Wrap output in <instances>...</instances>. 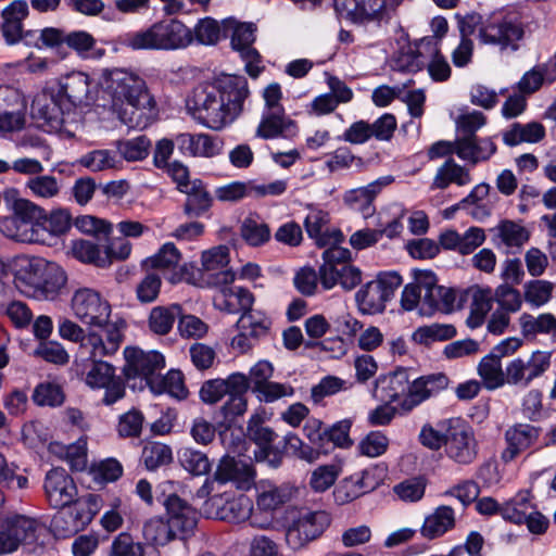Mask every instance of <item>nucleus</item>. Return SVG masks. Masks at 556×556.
<instances>
[{
  "label": "nucleus",
  "mask_w": 556,
  "mask_h": 556,
  "mask_svg": "<svg viewBox=\"0 0 556 556\" xmlns=\"http://www.w3.org/2000/svg\"><path fill=\"white\" fill-rule=\"evenodd\" d=\"M101 328V332H89L79 346L80 354L90 361H102L105 356L114 355L123 342L124 336L117 323H109Z\"/></svg>",
  "instance_id": "2eb2a0df"
},
{
  "label": "nucleus",
  "mask_w": 556,
  "mask_h": 556,
  "mask_svg": "<svg viewBox=\"0 0 556 556\" xmlns=\"http://www.w3.org/2000/svg\"><path fill=\"white\" fill-rule=\"evenodd\" d=\"M551 359V352L540 350L532 352L529 356L514 358L506 366L507 383L527 388L548 370Z\"/></svg>",
  "instance_id": "ddd939ff"
},
{
  "label": "nucleus",
  "mask_w": 556,
  "mask_h": 556,
  "mask_svg": "<svg viewBox=\"0 0 556 556\" xmlns=\"http://www.w3.org/2000/svg\"><path fill=\"white\" fill-rule=\"evenodd\" d=\"M442 429L447 432L445 455L460 466L472 464L478 456V442L472 429L460 418L442 420Z\"/></svg>",
  "instance_id": "0eeeda50"
},
{
  "label": "nucleus",
  "mask_w": 556,
  "mask_h": 556,
  "mask_svg": "<svg viewBox=\"0 0 556 556\" xmlns=\"http://www.w3.org/2000/svg\"><path fill=\"white\" fill-rule=\"evenodd\" d=\"M341 473V467L337 464L318 466L311 475L309 486L315 492H325L330 489Z\"/></svg>",
  "instance_id": "680f3d73"
},
{
  "label": "nucleus",
  "mask_w": 556,
  "mask_h": 556,
  "mask_svg": "<svg viewBox=\"0 0 556 556\" xmlns=\"http://www.w3.org/2000/svg\"><path fill=\"white\" fill-rule=\"evenodd\" d=\"M471 181L469 169L448 157L437 170L431 189H446L451 184L466 186Z\"/></svg>",
  "instance_id": "4c0bfd02"
},
{
  "label": "nucleus",
  "mask_w": 556,
  "mask_h": 556,
  "mask_svg": "<svg viewBox=\"0 0 556 556\" xmlns=\"http://www.w3.org/2000/svg\"><path fill=\"white\" fill-rule=\"evenodd\" d=\"M478 374L488 390H495L507 383L506 370L503 371L501 358L495 354L490 353L480 361Z\"/></svg>",
  "instance_id": "a18cd8bd"
},
{
  "label": "nucleus",
  "mask_w": 556,
  "mask_h": 556,
  "mask_svg": "<svg viewBox=\"0 0 556 556\" xmlns=\"http://www.w3.org/2000/svg\"><path fill=\"white\" fill-rule=\"evenodd\" d=\"M11 100L0 103V134H12L21 131L26 124V100L22 91L12 86L8 91Z\"/></svg>",
  "instance_id": "b1692460"
},
{
  "label": "nucleus",
  "mask_w": 556,
  "mask_h": 556,
  "mask_svg": "<svg viewBox=\"0 0 556 556\" xmlns=\"http://www.w3.org/2000/svg\"><path fill=\"white\" fill-rule=\"evenodd\" d=\"M410 374L406 368L380 375L372 391L374 397L383 403H392L406 394L410 388Z\"/></svg>",
  "instance_id": "cd10ccee"
},
{
  "label": "nucleus",
  "mask_w": 556,
  "mask_h": 556,
  "mask_svg": "<svg viewBox=\"0 0 556 556\" xmlns=\"http://www.w3.org/2000/svg\"><path fill=\"white\" fill-rule=\"evenodd\" d=\"M118 160L110 150H93L79 159V164L91 172H102L117 167Z\"/></svg>",
  "instance_id": "e2e57ef3"
},
{
  "label": "nucleus",
  "mask_w": 556,
  "mask_h": 556,
  "mask_svg": "<svg viewBox=\"0 0 556 556\" xmlns=\"http://www.w3.org/2000/svg\"><path fill=\"white\" fill-rule=\"evenodd\" d=\"M124 45L132 50H178L193 42L192 29L177 18L155 22L143 30L125 35Z\"/></svg>",
  "instance_id": "20e7f679"
},
{
  "label": "nucleus",
  "mask_w": 556,
  "mask_h": 556,
  "mask_svg": "<svg viewBox=\"0 0 556 556\" xmlns=\"http://www.w3.org/2000/svg\"><path fill=\"white\" fill-rule=\"evenodd\" d=\"M181 466L194 476L206 475L211 470V463L205 453L191 447H184L178 452Z\"/></svg>",
  "instance_id": "6e6d98bb"
},
{
  "label": "nucleus",
  "mask_w": 556,
  "mask_h": 556,
  "mask_svg": "<svg viewBox=\"0 0 556 556\" xmlns=\"http://www.w3.org/2000/svg\"><path fill=\"white\" fill-rule=\"evenodd\" d=\"M494 302L497 303L500 311L508 314L516 313L521 308V293L508 283H502L495 288Z\"/></svg>",
  "instance_id": "052dcab7"
},
{
  "label": "nucleus",
  "mask_w": 556,
  "mask_h": 556,
  "mask_svg": "<svg viewBox=\"0 0 556 556\" xmlns=\"http://www.w3.org/2000/svg\"><path fill=\"white\" fill-rule=\"evenodd\" d=\"M249 94L245 77L224 74L197 86L187 108L198 123L220 130L242 113Z\"/></svg>",
  "instance_id": "f257e3e1"
},
{
  "label": "nucleus",
  "mask_w": 556,
  "mask_h": 556,
  "mask_svg": "<svg viewBox=\"0 0 556 556\" xmlns=\"http://www.w3.org/2000/svg\"><path fill=\"white\" fill-rule=\"evenodd\" d=\"M92 365L86 374L85 381L87 386L92 389H102L109 386L117 376L115 375V368L103 361H91Z\"/></svg>",
  "instance_id": "bf43d9fd"
},
{
  "label": "nucleus",
  "mask_w": 556,
  "mask_h": 556,
  "mask_svg": "<svg viewBox=\"0 0 556 556\" xmlns=\"http://www.w3.org/2000/svg\"><path fill=\"white\" fill-rule=\"evenodd\" d=\"M103 91L111 98L112 108L118 111L119 119L134 127L138 122L135 118L137 111H151L154 99L149 93L146 81L136 73L125 68H105L101 75Z\"/></svg>",
  "instance_id": "f03ea898"
},
{
  "label": "nucleus",
  "mask_w": 556,
  "mask_h": 556,
  "mask_svg": "<svg viewBox=\"0 0 556 556\" xmlns=\"http://www.w3.org/2000/svg\"><path fill=\"white\" fill-rule=\"evenodd\" d=\"M545 137V128L539 122L528 124L514 123L503 131V141L506 146L515 147L522 142L536 143Z\"/></svg>",
  "instance_id": "ea45409f"
},
{
  "label": "nucleus",
  "mask_w": 556,
  "mask_h": 556,
  "mask_svg": "<svg viewBox=\"0 0 556 556\" xmlns=\"http://www.w3.org/2000/svg\"><path fill=\"white\" fill-rule=\"evenodd\" d=\"M329 214L321 210H312L304 220V227L309 238L320 247L337 245L343 240L339 229L329 230Z\"/></svg>",
  "instance_id": "c756f323"
},
{
  "label": "nucleus",
  "mask_w": 556,
  "mask_h": 556,
  "mask_svg": "<svg viewBox=\"0 0 556 556\" xmlns=\"http://www.w3.org/2000/svg\"><path fill=\"white\" fill-rule=\"evenodd\" d=\"M533 508L534 505L527 493L518 494L503 505L502 517L511 523L522 525Z\"/></svg>",
  "instance_id": "8fccbe9b"
},
{
  "label": "nucleus",
  "mask_w": 556,
  "mask_h": 556,
  "mask_svg": "<svg viewBox=\"0 0 556 556\" xmlns=\"http://www.w3.org/2000/svg\"><path fill=\"white\" fill-rule=\"evenodd\" d=\"M0 230L5 237L15 241L36 242L39 240L38 230L33 229L25 222L18 220L14 215L4 218L0 223Z\"/></svg>",
  "instance_id": "603ef678"
},
{
  "label": "nucleus",
  "mask_w": 556,
  "mask_h": 556,
  "mask_svg": "<svg viewBox=\"0 0 556 556\" xmlns=\"http://www.w3.org/2000/svg\"><path fill=\"white\" fill-rule=\"evenodd\" d=\"M271 320L261 311L242 313L237 321L239 333L232 338L231 346L241 353L250 350L260 339L269 334Z\"/></svg>",
  "instance_id": "f3484780"
},
{
  "label": "nucleus",
  "mask_w": 556,
  "mask_h": 556,
  "mask_svg": "<svg viewBox=\"0 0 556 556\" xmlns=\"http://www.w3.org/2000/svg\"><path fill=\"white\" fill-rule=\"evenodd\" d=\"M151 141L146 136L117 142L118 154L128 162L144 160L149 154Z\"/></svg>",
  "instance_id": "4d7b16f0"
},
{
  "label": "nucleus",
  "mask_w": 556,
  "mask_h": 556,
  "mask_svg": "<svg viewBox=\"0 0 556 556\" xmlns=\"http://www.w3.org/2000/svg\"><path fill=\"white\" fill-rule=\"evenodd\" d=\"M553 289L549 281L531 280L525 285V301L534 307H541L551 300Z\"/></svg>",
  "instance_id": "69168bd1"
},
{
  "label": "nucleus",
  "mask_w": 556,
  "mask_h": 556,
  "mask_svg": "<svg viewBox=\"0 0 556 556\" xmlns=\"http://www.w3.org/2000/svg\"><path fill=\"white\" fill-rule=\"evenodd\" d=\"M399 0H333L334 10L341 18L363 23L376 18L384 8L394 9Z\"/></svg>",
  "instance_id": "412c9836"
},
{
  "label": "nucleus",
  "mask_w": 556,
  "mask_h": 556,
  "mask_svg": "<svg viewBox=\"0 0 556 556\" xmlns=\"http://www.w3.org/2000/svg\"><path fill=\"white\" fill-rule=\"evenodd\" d=\"M240 235L244 242L253 248L266 244L271 238L269 226L258 216L250 215L240 226Z\"/></svg>",
  "instance_id": "49530a36"
},
{
  "label": "nucleus",
  "mask_w": 556,
  "mask_h": 556,
  "mask_svg": "<svg viewBox=\"0 0 556 556\" xmlns=\"http://www.w3.org/2000/svg\"><path fill=\"white\" fill-rule=\"evenodd\" d=\"M464 294L471 299V316L469 323L471 327H478L492 308L494 293L489 287L483 288L475 285L468 288Z\"/></svg>",
  "instance_id": "a19ab883"
},
{
  "label": "nucleus",
  "mask_w": 556,
  "mask_h": 556,
  "mask_svg": "<svg viewBox=\"0 0 556 556\" xmlns=\"http://www.w3.org/2000/svg\"><path fill=\"white\" fill-rule=\"evenodd\" d=\"M225 305L224 309L228 313H236L239 311L249 312L253 311L252 305L254 302L253 294L244 288L233 287L224 290Z\"/></svg>",
  "instance_id": "13d9d810"
},
{
  "label": "nucleus",
  "mask_w": 556,
  "mask_h": 556,
  "mask_svg": "<svg viewBox=\"0 0 556 556\" xmlns=\"http://www.w3.org/2000/svg\"><path fill=\"white\" fill-rule=\"evenodd\" d=\"M447 386L448 378L442 372L421 376L413 380L410 379V388L414 390V394L418 395L422 401L438 394L440 391L446 389Z\"/></svg>",
  "instance_id": "09e8293b"
},
{
  "label": "nucleus",
  "mask_w": 556,
  "mask_h": 556,
  "mask_svg": "<svg viewBox=\"0 0 556 556\" xmlns=\"http://www.w3.org/2000/svg\"><path fill=\"white\" fill-rule=\"evenodd\" d=\"M26 188L31 194L41 199H51L59 194L60 185L58 179L51 175H37L26 182Z\"/></svg>",
  "instance_id": "338daca9"
},
{
  "label": "nucleus",
  "mask_w": 556,
  "mask_h": 556,
  "mask_svg": "<svg viewBox=\"0 0 556 556\" xmlns=\"http://www.w3.org/2000/svg\"><path fill=\"white\" fill-rule=\"evenodd\" d=\"M65 43L85 59L100 58L103 54V49L96 48V39L84 30L67 33Z\"/></svg>",
  "instance_id": "3c124183"
},
{
  "label": "nucleus",
  "mask_w": 556,
  "mask_h": 556,
  "mask_svg": "<svg viewBox=\"0 0 556 556\" xmlns=\"http://www.w3.org/2000/svg\"><path fill=\"white\" fill-rule=\"evenodd\" d=\"M175 142L182 154L193 157H213L219 153L218 143L206 134H179Z\"/></svg>",
  "instance_id": "72a5a7b5"
},
{
  "label": "nucleus",
  "mask_w": 556,
  "mask_h": 556,
  "mask_svg": "<svg viewBox=\"0 0 556 556\" xmlns=\"http://www.w3.org/2000/svg\"><path fill=\"white\" fill-rule=\"evenodd\" d=\"M295 132L296 125L286 115L285 110H274L263 112L255 135L262 139H273L279 136H292Z\"/></svg>",
  "instance_id": "473e14b6"
},
{
  "label": "nucleus",
  "mask_w": 556,
  "mask_h": 556,
  "mask_svg": "<svg viewBox=\"0 0 556 556\" xmlns=\"http://www.w3.org/2000/svg\"><path fill=\"white\" fill-rule=\"evenodd\" d=\"M495 229L501 243L507 248L520 249L530 237L529 231L525 227L511 220H504L500 223Z\"/></svg>",
  "instance_id": "5fc2aeb1"
},
{
  "label": "nucleus",
  "mask_w": 556,
  "mask_h": 556,
  "mask_svg": "<svg viewBox=\"0 0 556 556\" xmlns=\"http://www.w3.org/2000/svg\"><path fill=\"white\" fill-rule=\"evenodd\" d=\"M428 481L424 476L408 478L393 488L394 493L405 502L420 501L427 488Z\"/></svg>",
  "instance_id": "0e129e2a"
},
{
  "label": "nucleus",
  "mask_w": 556,
  "mask_h": 556,
  "mask_svg": "<svg viewBox=\"0 0 556 556\" xmlns=\"http://www.w3.org/2000/svg\"><path fill=\"white\" fill-rule=\"evenodd\" d=\"M146 542L153 546H164L173 540H186V536L176 531L172 525L162 518H152L148 520L142 529Z\"/></svg>",
  "instance_id": "37998d69"
},
{
  "label": "nucleus",
  "mask_w": 556,
  "mask_h": 556,
  "mask_svg": "<svg viewBox=\"0 0 556 556\" xmlns=\"http://www.w3.org/2000/svg\"><path fill=\"white\" fill-rule=\"evenodd\" d=\"M179 304L154 306L148 316L149 330L157 336H166L170 332L175 321L181 315Z\"/></svg>",
  "instance_id": "58836bf2"
},
{
  "label": "nucleus",
  "mask_w": 556,
  "mask_h": 556,
  "mask_svg": "<svg viewBox=\"0 0 556 556\" xmlns=\"http://www.w3.org/2000/svg\"><path fill=\"white\" fill-rule=\"evenodd\" d=\"M141 460L148 470H155L172 463V448L160 442H150L142 450Z\"/></svg>",
  "instance_id": "864d4df0"
},
{
  "label": "nucleus",
  "mask_w": 556,
  "mask_h": 556,
  "mask_svg": "<svg viewBox=\"0 0 556 556\" xmlns=\"http://www.w3.org/2000/svg\"><path fill=\"white\" fill-rule=\"evenodd\" d=\"M324 263L319 267L320 285L325 290H330L341 285L344 269L351 260L348 249L332 245L323 252Z\"/></svg>",
  "instance_id": "393cba45"
},
{
  "label": "nucleus",
  "mask_w": 556,
  "mask_h": 556,
  "mask_svg": "<svg viewBox=\"0 0 556 556\" xmlns=\"http://www.w3.org/2000/svg\"><path fill=\"white\" fill-rule=\"evenodd\" d=\"M151 391L155 394L168 393L177 399H186L188 390L185 387L184 375L180 370H169L165 376L152 380Z\"/></svg>",
  "instance_id": "de8ad7c7"
},
{
  "label": "nucleus",
  "mask_w": 556,
  "mask_h": 556,
  "mask_svg": "<svg viewBox=\"0 0 556 556\" xmlns=\"http://www.w3.org/2000/svg\"><path fill=\"white\" fill-rule=\"evenodd\" d=\"M39 523L21 514L7 515L0 519V555L16 552L20 546L30 545L38 539Z\"/></svg>",
  "instance_id": "6e6552de"
},
{
  "label": "nucleus",
  "mask_w": 556,
  "mask_h": 556,
  "mask_svg": "<svg viewBox=\"0 0 556 556\" xmlns=\"http://www.w3.org/2000/svg\"><path fill=\"white\" fill-rule=\"evenodd\" d=\"M28 4L25 0H14L1 12V33L10 46L21 41L23 37V21L28 15Z\"/></svg>",
  "instance_id": "7c9ffc66"
},
{
  "label": "nucleus",
  "mask_w": 556,
  "mask_h": 556,
  "mask_svg": "<svg viewBox=\"0 0 556 556\" xmlns=\"http://www.w3.org/2000/svg\"><path fill=\"white\" fill-rule=\"evenodd\" d=\"M418 281L424 289L421 307L424 314L451 313L455 308L462 307L463 294H459V291L454 288L440 286L438 277L432 270L425 269Z\"/></svg>",
  "instance_id": "9d476101"
},
{
  "label": "nucleus",
  "mask_w": 556,
  "mask_h": 556,
  "mask_svg": "<svg viewBox=\"0 0 556 556\" xmlns=\"http://www.w3.org/2000/svg\"><path fill=\"white\" fill-rule=\"evenodd\" d=\"M126 365L125 377L129 379L141 378L152 389V380L160 377L165 367L164 356L156 351H143L138 348L127 346L124 350Z\"/></svg>",
  "instance_id": "4468645a"
},
{
  "label": "nucleus",
  "mask_w": 556,
  "mask_h": 556,
  "mask_svg": "<svg viewBox=\"0 0 556 556\" xmlns=\"http://www.w3.org/2000/svg\"><path fill=\"white\" fill-rule=\"evenodd\" d=\"M252 510L253 504L245 495L225 502L220 495H215L205 502V513L208 517L230 523L244 522L251 517Z\"/></svg>",
  "instance_id": "6ab92c4d"
},
{
  "label": "nucleus",
  "mask_w": 556,
  "mask_h": 556,
  "mask_svg": "<svg viewBox=\"0 0 556 556\" xmlns=\"http://www.w3.org/2000/svg\"><path fill=\"white\" fill-rule=\"evenodd\" d=\"M382 293L380 285L377 283L376 279L367 282L355 294L359 309L365 314L382 313L387 304Z\"/></svg>",
  "instance_id": "c03bdc74"
},
{
  "label": "nucleus",
  "mask_w": 556,
  "mask_h": 556,
  "mask_svg": "<svg viewBox=\"0 0 556 556\" xmlns=\"http://www.w3.org/2000/svg\"><path fill=\"white\" fill-rule=\"evenodd\" d=\"M495 152L496 146L489 138L478 139L476 136H463L455 141V154L471 165L488 161Z\"/></svg>",
  "instance_id": "2f4dec72"
},
{
  "label": "nucleus",
  "mask_w": 556,
  "mask_h": 556,
  "mask_svg": "<svg viewBox=\"0 0 556 556\" xmlns=\"http://www.w3.org/2000/svg\"><path fill=\"white\" fill-rule=\"evenodd\" d=\"M329 516L321 510H301L286 530V542L293 551L301 549L319 538L329 526Z\"/></svg>",
  "instance_id": "9b49d317"
},
{
  "label": "nucleus",
  "mask_w": 556,
  "mask_h": 556,
  "mask_svg": "<svg viewBox=\"0 0 556 556\" xmlns=\"http://www.w3.org/2000/svg\"><path fill=\"white\" fill-rule=\"evenodd\" d=\"M455 527V511L451 506L441 505L425 518L421 527L424 538L433 540L442 536Z\"/></svg>",
  "instance_id": "e433bc0d"
},
{
  "label": "nucleus",
  "mask_w": 556,
  "mask_h": 556,
  "mask_svg": "<svg viewBox=\"0 0 556 556\" xmlns=\"http://www.w3.org/2000/svg\"><path fill=\"white\" fill-rule=\"evenodd\" d=\"M110 556H144V549L141 543L123 532L113 540Z\"/></svg>",
  "instance_id": "774afa93"
},
{
  "label": "nucleus",
  "mask_w": 556,
  "mask_h": 556,
  "mask_svg": "<svg viewBox=\"0 0 556 556\" xmlns=\"http://www.w3.org/2000/svg\"><path fill=\"white\" fill-rule=\"evenodd\" d=\"M45 491L49 504L54 508L71 506L77 496L73 478L63 468H53L47 472Z\"/></svg>",
  "instance_id": "4be33fe9"
},
{
  "label": "nucleus",
  "mask_w": 556,
  "mask_h": 556,
  "mask_svg": "<svg viewBox=\"0 0 556 556\" xmlns=\"http://www.w3.org/2000/svg\"><path fill=\"white\" fill-rule=\"evenodd\" d=\"M541 429L529 424H516L505 431L506 447L501 454L504 463L514 460L518 455L533 446L540 438Z\"/></svg>",
  "instance_id": "5701e85b"
},
{
  "label": "nucleus",
  "mask_w": 556,
  "mask_h": 556,
  "mask_svg": "<svg viewBox=\"0 0 556 556\" xmlns=\"http://www.w3.org/2000/svg\"><path fill=\"white\" fill-rule=\"evenodd\" d=\"M255 471L251 463L224 455L213 475V481L219 484L231 483L237 489L249 490L254 482Z\"/></svg>",
  "instance_id": "aec40b11"
},
{
  "label": "nucleus",
  "mask_w": 556,
  "mask_h": 556,
  "mask_svg": "<svg viewBox=\"0 0 556 556\" xmlns=\"http://www.w3.org/2000/svg\"><path fill=\"white\" fill-rule=\"evenodd\" d=\"M523 38V23L513 13H492L484 18L483 25L479 29L480 42L496 47L502 52L518 51Z\"/></svg>",
  "instance_id": "423d86ee"
},
{
  "label": "nucleus",
  "mask_w": 556,
  "mask_h": 556,
  "mask_svg": "<svg viewBox=\"0 0 556 556\" xmlns=\"http://www.w3.org/2000/svg\"><path fill=\"white\" fill-rule=\"evenodd\" d=\"M5 203L13 210V215L39 231L45 210L29 200L17 198V190L8 189L3 194Z\"/></svg>",
  "instance_id": "c9c22d12"
},
{
  "label": "nucleus",
  "mask_w": 556,
  "mask_h": 556,
  "mask_svg": "<svg viewBox=\"0 0 556 556\" xmlns=\"http://www.w3.org/2000/svg\"><path fill=\"white\" fill-rule=\"evenodd\" d=\"M181 192L186 193L184 213L187 217L198 218L210 211L213 197L202 180H192L187 188L181 189Z\"/></svg>",
  "instance_id": "f704fd0d"
},
{
  "label": "nucleus",
  "mask_w": 556,
  "mask_h": 556,
  "mask_svg": "<svg viewBox=\"0 0 556 556\" xmlns=\"http://www.w3.org/2000/svg\"><path fill=\"white\" fill-rule=\"evenodd\" d=\"M167 520L172 527L179 531L182 536L191 535L198 523V514L186 501L177 494L168 495L163 502Z\"/></svg>",
  "instance_id": "c85d7f7f"
},
{
  "label": "nucleus",
  "mask_w": 556,
  "mask_h": 556,
  "mask_svg": "<svg viewBox=\"0 0 556 556\" xmlns=\"http://www.w3.org/2000/svg\"><path fill=\"white\" fill-rule=\"evenodd\" d=\"M71 306L76 318L85 325L101 328L109 324L111 305L93 289L76 290L72 296Z\"/></svg>",
  "instance_id": "f8f14e48"
},
{
  "label": "nucleus",
  "mask_w": 556,
  "mask_h": 556,
  "mask_svg": "<svg viewBox=\"0 0 556 556\" xmlns=\"http://www.w3.org/2000/svg\"><path fill=\"white\" fill-rule=\"evenodd\" d=\"M519 325L521 333L526 338L549 334L553 341L556 342V317L551 313H543L539 316L523 313L519 317Z\"/></svg>",
  "instance_id": "79ce46f5"
},
{
  "label": "nucleus",
  "mask_w": 556,
  "mask_h": 556,
  "mask_svg": "<svg viewBox=\"0 0 556 556\" xmlns=\"http://www.w3.org/2000/svg\"><path fill=\"white\" fill-rule=\"evenodd\" d=\"M101 495L89 493L77 498L73 505L56 511L50 522V531L56 539H67L84 530L100 511Z\"/></svg>",
  "instance_id": "39448f33"
},
{
  "label": "nucleus",
  "mask_w": 556,
  "mask_h": 556,
  "mask_svg": "<svg viewBox=\"0 0 556 556\" xmlns=\"http://www.w3.org/2000/svg\"><path fill=\"white\" fill-rule=\"evenodd\" d=\"M91 79L83 72H72L59 79L56 92L64 99L65 105L74 108L87 104L90 99Z\"/></svg>",
  "instance_id": "a878e982"
},
{
  "label": "nucleus",
  "mask_w": 556,
  "mask_h": 556,
  "mask_svg": "<svg viewBox=\"0 0 556 556\" xmlns=\"http://www.w3.org/2000/svg\"><path fill=\"white\" fill-rule=\"evenodd\" d=\"M201 264V279L208 286L226 287L233 282L236 275L229 267L228 247L218 245L204 251Z\"/></svg>",
  "instance_id": "dca6fc26"
},
{
  "label": "nucleus",
  "mask_w": 556,
  "mask_h": 556,
  "mask_svg": "<svg viewBox=\"0 0 556 556\" xmlns=\"http://www.w3.org/2000/svg\"><path fill=\"white\" fill-rule=\"evenodd\" d=\"M72 110L65 105L64 99L56 90L50 89L37 94L31 104L34 118L40 121L41 127H48L49 131L61 129L65 113Z\"/></svg>",
  "instance_id": "a211bd4d"
},
{
  "label": "nucleus",
  "mask_w": 556,
  "mask_h": 556,
  "mask_svg": "<svg viewBox=\"0 0 556 556\" xmlns=\"http://www.w3.org/2000/svg\"><path fill=\"white\" fill-rule=\"evenodd\" d=\"M393 181V177L383 176L368 184L365 187L346 191L343 201L353 210L361 212L363 217L368 218L375 213L374 201L381 190Z\"/></svg>",
  "instance_id": "bb28decb"
},
{
  "label": "nucleus",
  "mask_w": 556,
  "mask_h": 556,
  "mask_svg": "<svg viewBox=\"0 0 556 556\" xmlns=\"http://www.w3.org/2000/svg\"><path fill=\"white\" fill-rule=\"evenodd\" d=\"M65 283L64 270L54 263L26 255L14 260V285L25 296L54 300Z\"/></svg>",
  "instance_id": "7ed1b4c3"
},
{
  "label": "nucleus",
  "mask_w": 556,
  "mask_h": 556,
  "mask_svg": "<svg viewBox=\"0 0 556 556\" xmlns=\"http://www.w3.org/2000/svg\"><path fill=\"white\" fill-rule=\"evenodd\" d=\"M225 36L230 34V43L235 51L239 52L245 64V71L251 77H257L262 71L260 65L262 58L253 47L255 41L256 25L253 23H240L236 20H225L223 24Z\"/></svg>",
  "instance_id": "1a4fd4ad"
}]
</instances>
